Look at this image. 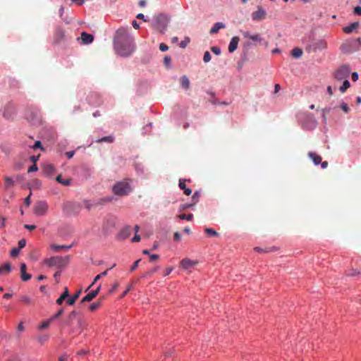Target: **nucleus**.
Instances as JSON below:
<instances>
[{
	"label": "nucleus",
	"instance_id": "obj_1",
	"mask_svg": "<svg viewBox=\"0 0 361 361\" xmlns=\"http://www.w3.org/2000/svg\"><path fill=\"white\" fill-rule=\"evenodd\" d=\"M114 47L116 53L121 56H130L135 49L134 44L131 39L116 41L114 42Z\"/></svg>",
	"mask_w": 361,
	"mask_h": 361
},
{
	"label": "nucleus",
	"instance_id": "obj_2",
	"mask_svg": "<svg viewBox=\"0 0 361 361\" xmlns=\"http://www.w3.org/2000/svg\"><path fill=\"white\" fill-rule=\"evenodd\" d=\"M69 256H55L44 259V264L49 267H56L59 269H63L69 263Z\"/></svg>",
	"mask_w": 361,
	"mask_h": 361
},
{
	"label": "nucleus",
	"instance_id": "obj_3",
	"mask_svg": "<svg viewBox=\"0 0 361 361\" xmlns=\"http://www.w3.org/2000/svg\"><path fill=\"white\" fill-rule=\"evenodd\" d=\"M113 192L118 196H125L129 195L133 190L130 183L125 180L117 182L112 188Z\"/></svg>",
	"mask_w": 361,
	"mask_h": 361
},
{
	"label": "nucleus",
	"instance_id": "obj_4",
	"mask_svg": "<svg viewBox=\"0 0 361 361\" xmlns=\"http://www.w3.org/2000/svg\"><path fill=\"white\" fill-rule=\"evenodd\" d=\"M361 47L360 39L357 38L355 39L348 40L343 43L341 46L342 53L345 54H350L360 50Z\"/></svg>",
	"mask_w": 361,
	"mask_h": 361
},
{
	"label": "nucleus",
	"instance_id": "obj_5",
	"mask_svg": "<svg viewBox=\"0 0 361 361\" xmlns=\"http://www.w3.org/2000/svg\"><path fill=\"white\" fill-rule=\"evenodd\" d=\"M49 210L48 203L44 200H40L35 202L33 207V212L36 216H45Z\"/></svg>",
	"mask_w": 361,
	"mask_h": 361
},
{
	"label": "nucleus",
	"instance_id": "obj_6",
	"mask_svg": "<svg viewBox=\"0 0 361 361\" xmlns=\"http://www.w3.org/2000/svg\"><path fill=\"white\" fill-rule=\"evenodd\" d=\"M168 24V19L166 16L159 14L155 17V23L153 25L159 32L163 33L166 29Z\"/></svg>",
	"mask_w": 361,
	"mask_h": 361
},
{
	"label": "nucleus",
	"instance_id": "obj_7",
	"mask_svg": "<svg viewBox=\"0 0 361 361\" xmlns=\"http://www.w3.org/2000/svg\"><path fill=\"white\" fill-rule=\"evenodd\" d=\"M350 72L348 65L344 64L340 66L334 73V77L338 80H346Z\"/></svg>",
	"mask_w": 361,
	"mask_h": 361
},
{
	"label": "nucleus",
	"instance_id": "obj_8",
	"mask_svg": "<svg viewBox=\"0 0 361 361\" xmlns=\"http://www.w3.org/2000/svg\"><path fill=\"white\" fill-rule=\"evenodd\" d=\"M127 39H131L128 35V30L125 27L118 29L116 33L114 42L116 41H124Z\"/></svg>",
	"mask_w": 361,
	"mask_h": 361
},
{
	"label": "nucleus",
	"instance_id": "obj_9",
	"mask_svg": "<svg viewBox=\"0 0 361 361\" xmlns=\"http://www.w3.org/2000/svg\"><path fill=\"white\" fill-rule=\"evenodd\" d=\"M241 33L244 38L250 39L254 43H261L263 38L259 34H251L248 31H241Z\"/></svg>",
	"mask_w": 361,
	"mask_h": 361
},
{
	"label": "nucleus",
	"instance_id": "obj_10",
	"mask_svg": "<svg viewBox=\"0 0 361 361\" xmlns=\"http://www.w3.org/2000/svg\"><path fill=\"white\" fill-rule=\"evenodd\" d=\"M132 228L130 226L124 227L118 234V238L121 240H124L130 237L132 233Z\"/></svg>",
	"mask_w": 361,
	"mask_h": 361
},
{
	"label": "nucleus",
	"instance_id": "obj_11",
	"mask_svg": "<svg viewBox=\"0 0 361 361\" xmlns=\"http://www.w3.org/2000/svg\"><path fill=\"white\" fill-rule=\"evenodd\" d=\"M266 16V11L262 8L258 7L257 10L252 13V18L253 20H261Z\"/></svg>",
	"mask_w": 361,
	"mask_h": 361
},
{
	"label": "nucleus",
	"instance_id": "obj_12",
	"mask_svg": "<svg viewBox=\"0 0 361 361\" xmlns=\"http://www.w3.org/2000/svg\"><path fill=\"white\" fill-rule=\"evenodd\" d=\"M26 264L25 263H22L20 264V277L23 281H27L32 277L31 274L26 272Z\"/></svg>",
	"mask_w": 361,
	"mask_h": 361
},
{
	"label": "nucleus",
	"instance_id": "obj_13",
	"mask_svg": "<svg viewBox=\"0 0 361 361\" xmlns=\"http://www.w3.org/2000/svg\"><path fill=\"white\" fill-rule=\"evenodd\" d=\"M197 262L196 261H192L190 259L185 258L180 261V267L185 269H188L190 267L195 266Z\"/></svg>",
	"mask_w": 361,
	"mask_h": 361
},
{
	"label": "nucleus",
	"instance_id": "obj_14",
	"mask_svg": "<svg viewBox=\"0 0 361 361\" xmlns=\"http://www.w3.org/2000/svg\"><path fill=\"white\" fill-rule=\"evenodd\" d=\"M65 37L64 31L61 27H57L54 32V41L56 43L61 42Z\"/></svg>",
	"mask_w": 361,
	"mask_h": 361
},
{
	"label": "nucleus",
	"instance_id": "obj_15",
	"mask_svg": "<svg viewBox=\"0 0 361 361\" xmlns=\"http://www.w3.org/2000/svg\"><path fill=\"white\" fill-rule=\"evenodd\" d=\"M239 37H233L230 43H229V45H228V51L232 53L235 50L237 49L238 48V42H239Z\"/></svg>",
	"mask_w": 361,
	"mask_h": 361
},
{
	"label": "nucleus",
	"instance_id": "obj_16",
	"mask_svg": "<svg viewBox=\"0 0 361 361\" xmlns=\"http://www.w3.org/2000/svg\"><path fill=\"white\" fill-rule=\"evenodd\" d=\"M54 171V167L51 164H45L42 166V171L47 176H51Z\"/></svg>",
	"mask_w": 361,
	"mask_h": 361
},
{
	"label": "nucleus",
	"instance_id": "obj_17",
	"mask_svg": "<svg viewBox=\"0 0 361 361\" xmlns=\"http://www.w3.org/2000/svg\"><path fill=\"white\" fill-rule=\"evenodd\" d=\"M82 41L84 44H88L93 42L94 37L92 35L87 33V32H82L81 37H80Z\"/></svg>",
	"mask_w": 361,
	"mask_h": 361
},
{
	"label": "nucleus",
	"instance_id": "obj_18",
	"mask_svg": "<svg viewBox=\"0 0 361 361\" xmlns=\"http://www.w3.org/2000/svg\"><path fill=\"white\" fill-rule=\"evenodd\" d=\"M326 47H327L326 42L324 40L321 39V40L316 42L313 44V51H316L317 50H322V49L326 48Z\"/></svg>",
	"mask_w": 361,
	"mask_h": 361
},
{
	"label": "nucleus",
	"instance_id": "obj_19",
	"mask_svg": "<svg viewBox=\"0 0 361 361\" xmlns=\"http://www.w3.org/2000/svg\"><path fill=\"white\" fill-rule=\"evenodd\" d=\"M225 27H226V25L224 23H221V22H217L211 28L209 33L212 35L217 33L219 30L225 28Z\"/></svg>",
	"mask_w": 361,
	"mask_h": 361
},
{
	"label": "nucleus",
	"instance_id": "obj_20",
	"mask_svg": "<svg viewBox=\"0 0 361 361\" xmlns=\"http://www.w3.org/2000/svg\"><path fill=\"white\" fill-rule=\"evenodd\" d=\"M185 181L186 180L185 179L180 180H179V187L181 190H183L185 195L189 196L192 194V190L190 188H188L186 187Z\"/></svg>",
	"mask_w": 361,
	"mask_h": 361
},
{
	"label": "nucleus",
	"instance_id": "obj_21",
	"mask_svg": "<svg viewBox=\"0 0 361 361\" xmlns=\"http://www.w3.org/2000/svg\"><path fill=\"white\" fill-rule=\"evenodd\" d=\"M359 22H355L351 23L350 25L343 27V32L346 34L351 33L354 30L359 27Z\"/></svg>",
	"mask_w": 361,
	"mask_h": 361
},
{
	"label": "nucleus",
	"instance_id": "obj_22",
	"mask_svg": "<svg viewBox=\"0 0 361 361\" xmlns=\"http://www.w3.org/2000/svg\"><path fill=\"white\" fill-rule=\"evenodd\" d=\"M69 296V291L67 287L64 288L63 293L61 295V296L56 300V302L57 305H61L64 300Z\"/></svg>",
	"mask_w": 361,
	"mask_h": 361
},
{
	"label": "nucleus",
	"instance_id": "obj_23",
	"mask_svg": "<svg viewBox=\"0 0 361 361\" xmlns=\"http://www.w3.org/2000/svg\"><path fill=\"white\" fill-rule=\"evenodd\" d=\"M81 293H82V290H79L73 295H72L71 297L68 298V300L66 301L67 304L69 305H73L75 304V301L80 297Z\"/></svg>",
	"mask_w": 361,
	"mask_h": 361
},
{
	"label": "nucleus",
	"instance_id": "obj_24",
	"mask_svg": "<svg viewBox=\"0 0 361 361\" xmlns=\"http://www.w3.org/2000/svg\"><path fill=\"white\" fill-rule=\"evenodd\" d=\"M308 157L313 161L315 165H318L322 161V157L314 152H310Z\"/></svg>",
	"mask_w": 361,
	"mask_h": 361
},
{
	"label": "nucleus",
	"instance_id": "obj_25",
	"mask_svg": "<svg viewBox=\"0 0 361 361\" xmlns=\"http://www.w3.org/2000/svg\"><path fill=\"white\" fill-rule=\"evenodd\" d=\"M97 296V291H92L85 295L81 300V302H90Z\"/></svg>",
	"mask_w": 361,
	"mask_h": 361
},
{
	"label": "nucleus",
	"instance_id": "obj_26",
	"mask_svg": "<svg viewBox=\"0 0 361 361\" xmlns=\"http://www.w3.org/2000/svg\"><path fill=\"white\" fill-rule=\"evenodd\" d=\"M180 82L183 88L188 90L190 87V81L187 76H182Z\"/></svg>",
	"mask_w": 361,
	"mask_h": 361
},
{
	"label": "nucleus",
	"instance_id": "obj_27",
	"mask_svg": "<svg viewBox=\"0 0 361 361\" xmlns=\"http://www.w3.org/2000/svg\"><path fill=\"white\" fill-rule=\"evenodd\" d=\"M254 250L257 252H270L277 250V248L275 247H266L264 249L259 247H254Z\"/></svg>",
	"mask_w": 361,
	"mask_h": 361
},
{
	"label": "nucleus",
	"instance_id": "obj_28",
	"mask_svg": "<svg viewBox=\"0 0 361 361\" xmlns=\"http://www.w3.org/2000/svg\"><path fill=\"white\" fill-rule=\"evenodd\" d=\"M72 247V245H59L52 244L50 245V248L54 251H59L61 249H66L68 250Z\"/></svg>",
	"mask_w": 361,
	"mask_h": 361
},
{
	"label": "nucleus",
	"instance_id": "obj_29",
	"mask_svg": "<svg viewBox=\"0 0 361 361\" xmlns=\"http://www.w3.org/2000/svg\"><path fill=\"white\" fill-rule=\"evenodd\" d=\"M303 54L302 50L299 47H295L291 51V55L293 58H300Z\"/></svg>",
	"mask_w": 361,
	"mask_h": 361
},
{
	"label": "nucleus",
	"instance_id": "obj_30",
	"mask_svg": "<svg viewBox=\"0 0 361 361\" xmlns=\"http://www.w3.org/2000/svg\"><path fill=\"white\" fill-rule=\"evenodd\" d=\"M0 269L1 271V273L3 274H8L11 270V264L9 263H6L2 266L0 267Z\"/></svg>",
	"mask_w": 361,
	"mask_h": 361
},
{
	"label": "nucleus",
	"instance_id": "obj_31",
	"mask_svg": "<svg viewBox=\"0 0 361 361\" xmlns=\"http://www.w3.org/2000/svg\"><path fill=\"white\" fill-rule=\"evenodd\" d=\"M20 301L26 305H31L34 303V300L27 295L20 296Z\"/></svg>",
	"mask_w": 361,
	"mask_h": 361
},
{
	"label": "nucleus",
	"instance_id": "obj_32",
	"mask_svg": "<svg viewBox=\"0 0 361 361\" xmlns=\"http://www.w3.org/2000/svg\"><path fill=\"white\" fill-rule=\"evenodd\" d=\"M56 180L66 186H68L71 184V180L70 179H65V180L62 179L61 175H59L56 178Z\"/></svg>",
	"mask_w": 361,
	"mask_h": 361
},
{
	"label": "nucleus",
	"instance_id": "obj_33",
	"mask_svg": "<svg viewBox=\"0 0 361 361\" xmlns=\"http://www.w3.org/2000/svg\"><path fill=\"white\" fill-rule=\"evenodd\" d=\"M114 141V137L110 135V136L103 137L101 139L97 140L96 142L98 143L104 142L112 143Z\"/></svg>",
	"mask_w": 361,
	"mask_h": 361
},
{
	"label": "nucleus",
	"instance_id": "obj_34",
	"mask_svg": "<svg viewBox=\"0 0 361 361\" xmlns=\"http://www.w3.org/2000/svg\"><path fill=\"white\" fill-rule=\"evenodd\" d=\"M204 232L209 236H218L219 235L218 233L216 231L213 230L212 228H206L204 229Z\"/></svg>",
	"mask_w": 361,
	"mask_h": 361
},
{
	"label": "nucleus",
	"instance_id": "obj_35",
	"mask_svg": "<svg viewBox=\"0 0 361 361\" xmlns=\"http://www.w3.org/2000/svg\"><path fill=\"white\" fill-rule=\"evenodd\" d=\"M350 82L349 81L346 79L344 80L343 83V85L340 87V90L342 93L345 92L346 91V90L348 88H349L350 87Z\"/></svg>",
	"mask_w": 361,
	"mask_h": 361
},
{
	"label": "nucleus",
	"instance_id": "obj_36",
	"mask_svg": "<svg viewBox=\"0 0 361 361\" xmlns=\"http://www.w3.org/2000/svg\"><path fill=\"white\" fill-rule=\"evenodd\" d=\"M178 218L180 219H185L187 221H191L193 218V215L192 214H181L180 215H178Z\"/></svg>",
	"mask_w": 361,
	"mask_h": 361
},
{
	"label": "nucleus",
	"instance_id": "obj_37",
	"mask_svg": "<svg viewBox=\"0 0 361 361\" xmlns=\"http://www.w3.org/2000/svg\"><path fill=\"white\" fill-rule=\"evenodd\" d=\"M13 183H14V182L11 178L7 177V176L5 177V187L6 188H8L13 186Z\"/></svg>",
	"mask_w": 361,
	"mask_h": 361
},
{
	"label": "nucleus",
	"instance_id": "obj_38",
	"mask_svg": "<svg viewBox=\"0 0 361 361\" xmlns=\"http://www.w3.org/2000/svg\"><path fill=\"white\" fill-rule=\"evenodd\" d=\"M20 250V248H18V247H14V248H13V249L11 250V253H10L11 256L12 257H18V255H19Z\"/></svg>",
	"mask_w": 361,
	"mask_h": 361
},
{
	"label": "nucleus",
	"instance_id": "obj_39",
	"mask_svg": "<svg viewBox=\"0 0 361 361\" xmlns=\"http://www.w3.org/2000/svg\"><path fill=\"white\" fill-rule=\"evenodd\" d=\"M100 305H101L100 301H98V302H93L90 306V310L93 312L95 310H97V308H99L100 307Z\"/></svg>",
	"mask_w": 361,
	"mask_h": 361
},
{
	"label": "nucleus",
	"instance_id": "obj_40",
	"mask_svg": "<svg viewBox=\"0 0 361 361\" xmlns=\"http://www.w3.org/2000/svg\"><path fill=\"white\" fill-rule=\"evenodd\" d=\"M211 60V54L209 51H206L203 56V61L204 63H208Z\"/></svg>",
	"mask_w": 361,
	"mask_h": 361
},
{
	"label": "nucleus",
	"instance_id": "obj_41",
	"mask_svg": "<svg viewBox=\"0 0 361 361\" xmlns=\"http://www.w3.org/2000/svg\"><path fill=\"white\" fill-rule=\"evenodd\" d=\"M360 274H361V270H356V269H352L351 270L349 271V272L348 273V275L353 276L355 275H359Z\"/></svg>",
	"mask_w": 361,
	"mask_h": 361
},
{
	"label": "nucleus",
	"instance_id": "obj_42",
	"mask_svg": "<svg viewBox=\"0 0 361 361\" xmlns=\"http://www.w3.org/2000/svg\"><path fill=\"white\" fill-rule=\"evenodd\" d=\"M32 148L34 149H40L42 151H44V147L42 146V143L40 141H36L34 145L32 146Z\"/></svg>",
	"mask_w": 361,
	"mask_h": 361
},
{
	"label": "nucleus",
	"instance_id": "obj_43",
	"mask_svg": "<svg viewBox=\"0 0 361 361\" xmlns=\"http://www.w3.org/2000/svg\"><path fill=\"white\" fill-rule=\"evenodd\" d=\"M51 320H47L42 322V324L39 326V329H44L47 328L49 326Z\"/></svg>",
	"mask_w": 361,
	"mask_h": 361
},
{
	"label": "nucleus",
	"instance_id": "obj_44",
	"mask_svg": "<svg viewBox=\"0 0 361 361\" xmlns=\"http://www.w3.org/2000/svg\"><path fill=\"white\" fill-rule=\"evenodd\" d=\"M341 109L345 112V113H348L349 111H350V108L349 106H348L347 104L345 103H342L340 106Z\"/></svg>",
	"mask_w": 361,
	"mask_h": 361
},
{
	"label": "nucleus",
	"instance_id": "obj_45",
	"mask_svg": "<svg viewBox=\"0 0 361 361\" xmlns=\"http://www.w3.org/2000/svg\"><path fill=\"white\" fill-rule=\"evenodd\" d=\"M211 51L216 55H219L221 54V49L218 47H212Z\"/></svg>",
	"mask_w": 361,
	"mask_h": 361
},
{
	"label": "nucleus",
	"instance_id": "obj_46",
	"mask_svg": "<svg viewBox=\"0 0 361 361\" xmlns=\"http://www.w3.org/2000/svg\"><path fill=\"white\" fill-rule=\"evenodd\" d=\"M199 197H200V192L198 191H196L192 197V200L194 201V203H193L194 204L198 201Z\"/></svg>",
	"mask_w": 361,
	"mask_h": 361
},
{
	"label": "nucleus",
	"instance_id": "obj_47",
	"mask_svg": "<svg viewBox=\"0 0 361 361\" xmlns=\"http://www.w3.org/2000/svg\"><path fill=\"white\" fill-rule=\"evenodd\" d=\"M25 245H26V240L21 239L18 241V248H20V249L23 248Z\"/></svg>",
	"mask_w": 361,
	"mask_h": 361
},
{
	"label": "nucleus",
	"instance_id": "obj_48",
	"mask_svg": "<svg viewBox=\"0 0 361 361\" xmlns=\"http://www.w3.org/2000/svg\"><path fill=\"white\" fill-rule=\"evenodd\" d=\"M118 287V283L117 282H116L113 285L112 288L109 290V293L111 294V293H114L115 291H116Z\"/></svg>",
	"mask_w": 361,
	"mask_h": 361
},
{
	"label": "nucleus",
	"instance_id": "obj_49",
	"mask_svg": "<svg viewBox=\"0 0 361 361\" xmlns=\"http://www.w3.org/2000/svg\"><path fill=\"white\" fill-rule=\"evenodd\" d=\"M159 49L161 51H166L169 49V47L164 43H161L159 44Z\"/></svg>",
	"mask_w": 361,
	"mask_h": 361
},
{
	"label": "nucleus",
	"instance_id": "obj_50",
	"mask_svg": "<svg viewBox=\"0 0 361 361\" xmlns=\"http://www.w3.org/2000/svg\"><path fill=\"white\" fill-rule=\"evenodd\" d=\"M193 205H194V204H182L180 207V210L182 211V210L187 209L188 208H190Z\"/></svg>",
	"mask_w": 361,
	"mask_h": 361
},
{
	"label": "nucleus",
	"instance_id": "obj_51",
	"mask_svg": "<svg viewBox=\"0 0 361 361\" xmlns=\"http://www.w3.org/2000/svg\"><path fill=\"white\" fill-rule=\"evenodd\" d=\"M171 61V59L169 56H166L164 59V63L166 66H169Z\"/></svg>",
	"mask_w": 361,
	"mask_h": 361
},
{
	"label": "nucleus",
	"instance_id": "obj_52",
	"mask_svg": "<svg viewBox=\"0 0 361 361\" xmlns=\"http://www.w3.org/2000/svg\"><path fill=\"white\" fill-rule=\"evenodd\" d=\"M31 195H32V192H30V195L27 197H25V199L24 200V204L27 207H29L30 204V197H31Z\"/></svg>",
	"mask_w": 361,
	"mask_h": 361
},
{
	"label": "nucleus",
	"instance_id": "obj_53",
	"mask_svg": "<svg viewBox=\"0 0 361 361\" xmlns=\"http://www.w3.org/2000/svg\"><path fill=\"white\" fill-rule=\"evenodd\" d=\"M140 262V259H137L136 260L133 264L132 265V267H130V271H133L135 269H137L138 264H139V262Z\"/></svg>",
	"mask_w": 361,
	"mask_h": 361
},
{
	"label": "nucleus",
	"instance_id": "obj_54",
	"mask_svg": "<svg viewBox=\"0 0 361 361\" xmlns=\"http://www.w3.org/2000/svg\"><path fill=\"white\" fill-rule=\"evenodd\" d=\"M100 279H101V278H100V276L97 275V276L94 277V280H93L92 283L90 284V286L87 288V289L86 290V291H87V290H89V289L92 286H94V284L97 281H98V280H99Z\"/></svg>",
	"mask_w": 361,
	"mask_h": 361
},
{
	"label": "nucleus",
	"instance_id": "obj_55",
	"mask_svg": "<svg viewBox=\"0 0 361 361\" xmlns=\"http://www.w3.org/2000/svg\"><path fill=\"white\" fill-rule=\"evenodd\" d=\"M38 168L37 166H36V164H33L32 166H30L27 170V172L28 173H31V172H33V171H37Z\"/></svg>",
	"mask_w": 361,
	"mask_h": 361
},
{
	"label": "nucleus",
	"instance_id": "obj_56",
	"mask_svg": "<svg viewBox=\"0 0 361 361\" xmlns=\"http://www.w3.org/2000/svg\"><path fill=\"white\" fill-rule=\"evenodd\" d=\"M157 269H158V267H155V268L148 271L147 272H146V274L144 275V276H147L153 274L154 273H155L157 271Z\"/></svg>",
	"mask_w": 361,
	"mask_h": 361
},
{
	"label": "nucleus",
	"instance_id": "obj_57",
	"mask_svg": "<svg viewBox=\"0 0 361 361\" xmlns=\"http://www.w3.org/2000/svg\"><path fill=\"white\" fill-rule=\"evenodd\" d=\"M159 259V256L156 254H152L149 255V259L151 262L156 261Z\"/></svg>",
	"mask_w": 361,
	"mask_h": 361
},
{
	"label": "nucleus",
	"instance_id": "obj_58",
	"mask_svg": "<svg viewBox=\"0 0 361 361\" xmlns=\"http://www.w3.org/2000/svg\"><path fill=\"white\" fill-rule=\"evenodd\" d=\"M63 310L62 309L59 310L58 312L52 318L50 319V320H53L59 317L63 314Z\"/></svg>",
	"mask_w": 361,
	"mask_h": 361
},
{
	"label": "nucleus",
	"instance_id": "obj_59",
	"mask_svg": "<svg viewBox=\"0 0 361 361\" xmlns=\"http://www.w3.org/2000/svg\"><path fill=\"white\" fill-rule=\"evenodd\" d=\"M132 287H133L132 285H129L128 286V288H126V290L121 294V298L125 297L128 294V293Z\"/></svg>",
	"mask_w": 361,
	"mask_h": 361
},
{
	"label": "nucleus",
	"instance_id": "obj_60",
	"mask_svg": "<svg viewBox=\"0 0 361 361\" xmlns=\"http://www.w3.org/2000/svg\"><path fill=\"white\" fill-rule=\"evenodd\" d=\"M132 242L136 243L140 240V236L137 233H135V236L132 238Z\"/></svg>",
	"mask_w": 361,
	"mask_h": 361
},
{
	"label": "nucleus",
	"instance_id": "obj_61",
	"mask_svg": "<svg viewBox=\"0 0 361 361\" xmlns=\"http://www.w3.org/2000/svg\"><path fill=\"white\" fill-rule=\"evenodd\" d=\"M24 228L25 229H27V230H30V231H32V230H34L36 228V226L35 225L25 224L24 225Z\"/></svg>",
	"mask_w": 361,
	"mask_h": 361
},
{
	"label": "nucleus",
	"instance_id": "obj_62",
	"mask_svg": "<svg viewBox=\"0 0 361 361\" xmlns=\"http://www.w3.org/2000/svg\"><path fill=\"white\" fill-rule=\"evenodd\" d=\"M354 13L356 15H361V6H356L354 8Z\"/></svg>",
	"mask_w": 361,
	"mask_h": 361
},
{
	"label": "nucleus",
	"instance_id": "obj_63",
	"mask_svg": "<svg viewBox=\"0 0 361 361\" xmlns=\"http://www.w3.org/2000/svg\"><path fill=\"white\" fill-rule=\"evenodd\" d=\"M74 154L75 151H69L66 152V155L68 157V159H71L74 156Z\"/></svg>",
	"mask_w": 361,
	"mask_h": 361
},
{
	"label": "nucleus",
	"instance_id": "obj_64",
	"mask_svg": "<svg viewBox=\"0 0 361 361\" xmlns=\"http://www.w3.org/2000/svg\"><path fill=\"white\" fill-rule=\"evenodd\" d=\"M172 270H173V268H172V267H168V268H166V270H165V272H164V276H168L169 274H171V272L172 271Z\"/></svg>",
	"mask_w": 361,
	"mask_h": 361
}]
</instances>
